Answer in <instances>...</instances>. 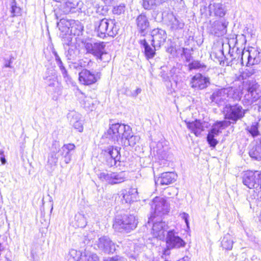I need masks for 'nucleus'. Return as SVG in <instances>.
<instances>
[{
	"instance_id": "nucleus-1",
	"label": "nucleus",
	"mask_w": 261,
	"mask_h": 261,
	"mask_svg": "<svg viewBox=\"0 0 261 261\" xmlns=\"http://www.w3.org/2000/svg\"><path fill=\"white\" fill-rule=\"evenodd\" d=\"M75 145L73 144H64L61 147L59 141H55L50 147V152L47 158V164L50 166H56L58 163L59 158L65 164H68L71 161V152L74 149Z\"/></svg>"
},
{
	"instance_id": "nucleus-2",
	"label": "nucleus",
	"mask_w": 261,
	"mask_h": 261,
	"mask_svg": "<svg viewBox=\"0 0 261 261\" xmlns=\"http://www.w3.org/2000/svg\"><path fill=\"white\" fill-rule=\"evenodd\" d=\"M242 94L240 89L228 87L215 90L211 96V99L213 102L221 106L227 102L240 101Z\"/></svg>"
},
{
	"instance_id": "nucleus-3",
	"label": "nucleus",
	"mask_w": 261,
	"mask_h": 261,
	"mask_svg": "<svg viewBox=\"0 0 261 261\" xmlns=\"http://www.w3.org/2000/svg\"><path fill=\"white\" fill-rule=\"evenodd\" d=\"M94 25L97 36L101 38L107 36L114 37L119 30V25L115 19L106 18L95 22Z\"/></svg>"
},
{
	"instance_id": "nucleus-4",
	"label": "nucleus",
	"mask_w": 261,
	"mask_h": 261,
	"mask_svg": "<svg viewBox=\"0 0 261 261\" xmlns=\"http://www.w3.org/2000/svg\"><path fill=\"white\" fill-rule=\"evenodd\" d=\"M138 220L134 215L124 214L116 217L113 227L116 231L129 232L136 228Z\"/></svg>"
},
{
	"instance_id": "nucleus-5",
	"label": "nucleus",
	"mask_w": 261,
	"mask_h": 261,
	"mask_svg": "<svg viewBox=\"0 0 261 261\" xmlns=\"http://www.w3.org/2000/svg\"><path fill=\"white\" fill-rule=\"evenodd\" d=\"M98 177L102 181L113 185L125 181L127 177L125 171L111 172L104 171L97 174Z\"/></svg>"
},
{
	"instance_id": "nucleus-6",
	"label": "nucleus",
	"mask_w": 261,
	"mask_h": 261,
	"mask_svg": "<svg viewBox=\"0 0 261 261\" xmlns=\"http://www.w3.org/2000/svg\"><path fill=\"white\" fill-rule=\"evenodd\" d=\"M246 110L238 104L231 105H226L223 108V113L226 119L231 120V123H234L238 120L242 119L245 116Z\"/></svg>"
},
{
	"instance_id": "nucleus-7",
	"label": "nucleus",
	"mask_w": 261,
	"mask_h": 261,
	"mask_svg": "<svg viewBox=\"0 0 261 261\" xmlns=\"http://www.w3.org/2000/svg\"><path fill=\"white\" fill-rule=\"evenodd\" d=\"M151 207V209L153 210V213H151L148 223H150V221L152 218H155L156 217H162L163 215L168 214L169 212V204L166 200L163 197H156L154 198L152 201Z\"/></svg>"
},
{
	"instance_id": "nucleus-8",
	"label": "nucleus",
	"mask_w": 261,
	"mask_h": 261,
	"mask_svg": "<svg viewBox=\"0 0 261 261\" xmlns=\"http://www.w3.org/2000/svg\"><path fill=\"white\" fill-rule=\"evenodd\" d=\"M237 51H239V53H237V54H241V56L240 55L238 56V59L240 58L242 64H243V58L244 57L247 58V66L258 64L260 62L259 53L254 48L246 50H243L242 51L238 48Z\"/></svg>"
},
{
	"instance_id": "nucleus-9",
	"label": "nucleus",
	"mask_w": 261,
	"mask_h": 261,
	"mask_svg": "<svg viewBox=\"0 0 261 261\" xmlns=\"http://www.w3.org/2000/svg\"><path fill=\"white\" fill-rule=\"evenodd\" d=\"M94 248L107 253H113L116 250L115 244L107 236H102L95 241Z\"/></svg>"
},
{
	"instance_id": "nucleus-10",
	"label": "nucleus",
	"mask_w": 261,
	"mask_h": 261,
	"mask_svg": "<svg viewBox=\"0 0 261 261\" xmlns=\"http://www.w3.org/2000/svg\"><path fill=\"white\" fill-rule=\"evenodd\" d=\"M243 182L249 189L255 188L261 184V172L258 171H248L243 177Z\"/></svg>"
},
{
	"instance_id": "nucleus-11",
	"label": "nucleus",
	"mask_w": 261,
	"mask_h": 261,
	"mask_svg": "<svg viewBox=\"0 0 261 261\" xmlns=\"http://www.w3.org/2000/svg\"><path fill=\"white\" fill-rule=\"evenodd\" d=\"M101 77V73L97 71H91L87 69L82 70L79 74V80L83 85H91L97 82Z\"/></svg>"
},
{
	"instance_id": "nucleus-12",
	"label": "nucleus",
	"mask_w": 261,
	"mask_h": 261,
	"mask_svg": "<svg viewBox=\"0 0 261 261\" xmlns=\"http://www.w3.org/2000/svg\"><path fill=\"white\" fill-rule=\"evenodd\" d=\"M126 126L127 125L119 123H110L109 129L105 134L106 137L119 143V139Z\"/></svg>"
},
{
	"instance_id": "nucleus-13",
	"label": "nucleus",
	"mask_w": 261,
	"mask_h": 261,
	"mask_svg": "<svg viewBox=\"0 0 261 261\" xmlns=\"http://www.w3.org/2000/svg\"><path fill=\"white\" fill-rule=\"evenodd\" d=\"M106 43L104 42H98L94 43H86L85 48L87 51L92 54L100 61H102V56L107 55L105 50Z\"/></svg>"
},
{
	"instance_id": "nucleus-14",
	"label": "nucleus",
	"mask_w": 261,
	"mask_h": 261,
	"mask_svg": "<svg viewBox=\"0 0 261 261\" xmlns=\"http://www.w3.org/2000/svg\"><path fill=\"white\" fill-rule=\"evenodd\" d=\"M139 140V136L134 135L132 128L129 125H127L126 129H124V132L122 133L119 139V142H120V144L122 145L125 146H134Z\"/></svg>"
},
{
	"instance_id": "nucleus-15",
	"label": "nucleus",
	"mask_w": 261,
	"mask_h": 261,
	"mask_svg": "<svg viewBox=\"0 0 261 261\" xmlns=\"http://www.w3.org/2000/svg\"><path fill=\"white\" fill-rule=\"evenodd\" d=\"M120 148L109 146L103 150L105 155L108 158L107 162L109 166H117V162H120Z\"/></svg>"
},
{
	"instance_id": "nucleus-16",
	"label": "nucleus",
	"mask_w": 261,
	"mask_h": 261,
	"mask_svg": "<svg viewBox=\"0 0 261 261\" xmlns=\"http://www.w3.org/2000/svg\"><path fill=\"white\" fill-rule=\"evenodd\" d=\"M117 196L120 199L122 203H130L137 200L138 192L135 188L122 189L117 194Z\"/></svg>"
},
{
	"instance_id": "nucleus-17",
	"label": "nucleus",
	"mask_w": 261,
	"mask_h": 261,
	"mask_svg": "<svg viewBox=\"0 0 261 261\" xmlns=\"http://www.w3.org/2000/svg\"><path fill=\"white\" fill-rule=\"evenodd\" d=\"M153 219L152 218L150 221V222L151 221L153 222L151 231L152 236L159 240H162L165 238V231L168 228V225L162 220L153 221Z\"/></svg>"
},
{
	"instance_id": "nucleus-18",
	"label": "nucleus",
	"mask_w": 261,
	"mask_h": 261,
	"mask_svg": "<svg viewBox=\"0 0 261 261\" xmlns=\"http://www.w3.org/2000/svg\"><path fill=\"white\" fill-rule=\"evenodd\" d=\"M137 29L141 36L145 37L148 33L150 23L148 17L144 14L138 15L135 20Z\"/></svg>"
},
{
	"instance_id": "nucleus-19",
	"label": "nucleus",
	"mask_w": 261,
	"mask_h": 261,
	"mask_svg": "<svg viewBox=\"0 0 261 261\" xmlns=\"http://www.w3.org/2000/svg\"><path fill=\"white\" fill-rule=\"evenodd\" d=\"M166 243L169 248H180L185 245V243L174 230H169L166 237Z\"/></svg>"
},
{
	"instance_id": "nucleus-20",
	"label": "nucleus",
	"mask_w": 261,
	"mask_h": 261,
	"mask_svg": "<svg viewBox=\"0 0 261 261\" xmlns=\"http://www.w3.org/2000/svg\"><path fill=\"white\" fill-rule=\"evenodd\" d=\"M152 37V45L153 47H159L163 44L166 38L167 34L165 30L156 28L152 30L151 32Z\"/></svg>"
},
{
	"instance_id": "nucleus-21",
	"label": "nucleus",
	"mask_w": 261,
	"mask_h": 261,
	"mask_svg": "<svg viewBox=\"0 0 261 261\" xmlns=\"http://www.w3.org/2000/svg\"><path fill=\"white\" fill-rule=\"evenodd\" d=\"M164 18L167 25L172 31L181 30L184 27V21L175 16L172 13H168Z\"/></svg>"
},
{
	"instance_id": "nucleus-22",
	"label": "nucleus",
	"mask_w": 261,
	"mask_h": 261,
	"mask_svg": "<svg viewBox=\"0 0 261 261\" xmlns=\"http://www.w3.org/2000/svg\"><path fill=\"white\" fill-rule=\"evenodd\" d=\"M210 84V79L198 73L195 74L191 81V87L199 90L206 88Z\"/></svg>"
},
{
	"instance_id": "nucleus-23",
	"label": "nucleus",
	"mask_w": 261,
	"mask_h": 261,
	"mask_svg": "<svg viewBox=\"0 0 261 261\" xmlns=\"http://www.w3.org/2000/svg\"><path fill=\"white\" fill-rule=\"evenodd\" d=\"M177 175L173 172H166L162 173L156 180L155 184L161 186L168 185L174 182L176 179Z\"/></svg>"
},
{
	"instance_id": "nucleus-24",
	"label": "nucleus",
	"mask_w": 261,
	"mask_h": 261,
	"mask_svg": "<svg viewBox=\"0 0 261 261\" xmlns=\"http://www.w3.org/2000/svg\"><path fill=\"white\" fill-rule=\"evenodd\" d=\"M61 6V10L65 14L73 13L78 11L79 2L76 0H64Z\"/></svg>"
},
{
	"instance_id": "nucleus-25",
	"label": "nucleus",
	"mask_w": 261,
	"mask_h": 261,
	"mask_svg": "<svg viewBox=\"0 0 261 261\" xmlns=\"http://www.w3.org/2000/svg\"><path fill=\"white\" fill-rule=\"evenodd\" d=\"M249 154L251 158L255 160H261V138L250 145Z\"/></svg>"
},
{
	"instance_id": "nucleus-26",
	"label": "nucleus",
	"mask_w": 261,
	"mask_h": 261,
	"mask_svg": "<svg viewBox=\"0 0 261 261\" xmlns=\"http://www.w3.org/2000/svg\"><path fill=\"white\" fill-rule=\"evenodd\" d=\"M186 123L187 127L197 137L199 136L201 133L204 130V125L205 123H202L199 120H196L191 122L186 121Z\"/></svg>"
},
{
	"instance_id": "nucleus-27",
	"label": "nucleus",
	"mask_w": 261,
	"mask_h": 261,
	"mask_svg": "<svg viewBox=\"0 0 261 261\" xmlns=\"http://www.w3.org/2000/svg\"><path fill=\"white\" fill-rule=\"evenodd\" d=\"M207 9L210 15L214 14L216 16L223 17L225 14L223 5L219 3H211Z\"/></svg>"
},
{
	"instance_id": "nucleus-28",
	"label": "nucleus",
	"mask_w": 261,
	"mask_h": 261,
	"mask_svg": "<svg viewBox=\"0 0 261 261\" xmlns=\"http://www.w3.org/2000/svg\"><path fill=\"white\" fill-rule=\"evenodd\" d=\"M230 125V121L224 120L219 121L215 123L210 132L208 133L209 135H212L213 137H216L220 133H221L222 130Z\"/></svg>"
},
{
	"instance_id": "nucleus-29",
	"label": "nucleus",
	"mask_w": 261,
	"mask_h": 261,
	"mask_svg": "<svg viewBox=\"0 0 261 261\" xmlns=\"http://www.w3.org/2000/svg\"><path fill=\"white\" fill-rule=\"evenodd\" d=\"M139 43L144 49V54L146 59H152L155 55V47H151L145 39L140 40Z\"/></svg>"
},
{
	"instance_id": "nucleus-30",
	"label": "nucleus",
	"mask_w": 261,
	"mask_h": 261,
	"mask_svg": "<svg viewBox=\"0 0 261 261\" xmlns=\"http://www.w3.org/2000/svg\"><path fill=\"white\" fill-rule=\"evenodd\" d=\"M157 150H156V155L160 161L163 162V166L167 164L168 158V148H164L162 143L157 144Z\"/></svg>"
},
{
	"instance_id": "nucleus-31",
	"label": "nucleus",
	"mask_w": 261,
	"mask_h": 261,
	"mask_svg": "<svg viewBox=\"0 0 261 261\" xmlns=\"http://www.w3.org/2000/svg\"><path fill=\"white\" fill-rule=\"evenodd\" d=\"M257 88V85L255 81H252L251 82H248L247 88L248 93L246 94L245 95V99L248 101V103H252L253 98H255V96L253 98H252V97L253 96L254 92Z\"/></svg>"
},
{
	"instance_id": "nucleus-32",
	"label": "nucleus",
	"mask_w": 261,
	"mask_h": 261,
	"mask_svg": "<svg viewBox=\"0 0 261 261\" xmlns=\"http://www.w3.org/2000/svg\"><path fill=\"white\" fill-rule=\"evenodd\" d=\"M70 25V27L68 28V29H70V33L74 35L79 36L83 30V25L78 20H71Z\"/></svg>"
},
{
	"instance_id": "nucleus-33",
	"label": "nucleus",
	"mask_w": 261,
	"mask_h": 261,
	"mask_svg": "<svg viewBox=\"0 0 261 261\" xmlns=\"http://www.w3.org/2000/svg\"><path fill=\"white\" fill-rule=\"evenodd\" d=\"M165 0H142V5L145 10H152L162 4Z\"/></svg>"
},
{
	"instance_id": "nucleus-34",
	"label": "nucleus",
	"mask_w": 261,
	"mask_h": 261,
	"mask_svg": "<svg viewBox=\"0 0 261 261\" xmlns=\"http://www.w3.org/2000/svg\"><path fill=\"white\" fill-rule=\"evenodd\" d=\"M248 65V67L242 73L241 76L243 79H247L252 76H256L259 75V71L254 67L249 66Z\"/></svg>"
},
{
	"instance_id": "nucleus-35",
	"label": "nucleus",
	"mask_w": 261,
	"mask_h": 261,
	"mask_svg": "<svg viewBox=\"0 0 261 261\" xmlns=\"http://www.w3.org/2000/svg\"><path fill=\"white\" fill-rule=\"evenodd\" d=\"M44 79L46 81V83L49 86H54L55 82L57 80L56 71L54 70H47Z\"/></svg>"
},
{
	"instance_id": "nucleus-36",
	"label": "nucleus",
	"mask_w": 261,
	"mask_h": 261,
	"mask_svg": "<svg viewBox=\"0 0 261 261\" xmlns=\"http://www.w3.org/2000/svg\"><path fill=\"white\" fill-rule=\"evenodd\" d=\"M233 241L229 234H226L221 241V246L224 249L230 250L232 248Z\"/></svg>"
},
{
	"instance_id": "nucleus-37",
	"label": "nucleus",
	"mask_w": 261,
	"mask_h": 261,
	"mask_svg": "<svg viewBox=\"0 0 261 261\" xmlns=\"http://www.w3.org/2000/svg\"><path fill=\"white\" fill-rule=\"evenodd\" d=\"M57 64L61 72V73L65 82L68 85L72 84V80L71 77L68 74V72L66 69L65 68V66H64L63 62H61L59 63H57Z\"/></svg>"
},
{
	"instance_id": "nucleus-38",
	"label": "nucleus",
	"mask_w": 261,
	"mask_h": 261,
	"mask_svg": "<svg viewBox=\"0 0 261 261\" xmlns=\"http://www.w3.org/2000/svg\"><path fill=\"white\" fill-rule=\"evenodd\" d=\"M259 127V123L258 122H252L250 126H248L246 129L254 138L260 135Z\"/></svg>"
},
{
	"instance_id": "nucleus-39",
	"label": "nucleus",
	"mask_w": 261,
	"mask_h": 261,
	"mask_svg": "<svg viewBox=\"0 0 261 261\" xmlns=\"http://www.w3.org/2000/svg\"><path fill=\"white\" fill-rule=\"evenodd\" d=\"M94 102H96V101L93 100L91 97L85 96L81 102L85 108L92 111L94 108Z\"/></svg>"
},
{
	"instance_id": "nucleus-40",
	"label": "nucleus",
	"mask_w": 261,
	"mask_h": 261,
	"mask_svg": "<svg viewBox=\"0 0 261 261\" xmlns=\"http://www.w3.org/2000/svg\"><path fill=\"white\" fill-rule=\"evenodd\" d=\"M82 256V253L80 251L71 249L67 256V258L68 261H77Z\"/></svg>"
},
{
	"instance_id": "nucleus-41",
	"label": "nucleus",
	"mask_w": 261,
	"mask_h": 261,
	"mask_svg": "<svg viewBox=\"0 0 261 261\" xmlns=\"http://www.w3.org/2000/svg\"><path fill=\"white\" fill-rule=\"evenodd\" d=\"M11 6V14L12 17H14L20 15L21 9L19 7L16 6V2L15 0H12L10 3Z\"/></svg>"
},
{
	"instance_id": "nucleus-42",
	"label": "nucleus",
	"mask_w": 261,
	"mask_h": 261,
	"mask_svg": "<svg viewBox=\"0 0 261 261\" xmlns=\"http://www.w3.org/2000/svg\"><path fill=\"white\" fill-rule=\"evenodd\" d=\"M76 225L79 227H84L87 225L86 218L84 215L79 214L75 217Z\"/></svg>"
},
{
	"instance_id": "nucleus-43",
	"label": "nucleus",
	"mask_w": 261,
	"mask_h": 261,
	"mask_svg": "<svg viewBox=\"0 0 261 261\" xmlns=\"http://www.w3.org/2000/svg\"><path fill=\"white\" fill-rule=\"evenodd\" d=\"M80 261H99V258L96 254L87 253L81 258Z\"/></svg>"
},
{
	"instance_id": "nucleus-44",
	"label": "nucleus",
	"mask_w": 261,
	"mask_h": 261,
	"mask_svg": "<svg viewBox=\"0 0 261 261\" xmlns=\"http://www.w3.org/2000/svg\"><path fill=\"white\" fill-rule=\"evenodd\" d=\"M189 68L190 70L196 69H204L206 66L204 64L200 63L198 61H194L189 64Z\"/></svg>"
},
{
	"instance_id": "nucleus-45",
	"label": "nucleus",
	"mask_w": 261,
	"mask_h": 261,
	"mask_svg": "<svg viewBox=\"0 0 261 261\" xmlns=\"http://www.w3.org/2000/svg\"><path fill=\"white\" fill-rule=\"evenodd\" d=\"M125 11V6L123 4H121L118 6L114 7L113 9V13L114 14L120 15L123 13Z\"/></svg>"
},
{
	"instance_id": "nucleus-46",
	"label": "nucleus",
	"mask_w": 261,
	"mask_h": 261,
	"mask_svg": "<svg viewBox=\"0 0 261 261\" xmlns=\"http://www.w3.org/2000/svg\"><path fill=\"white\" fill-rule=\"evenodd\" d=\"M211 56H214L216 58H217L219 61H221L224 57V53L223 49L220 48L217 52L213 51Z\"/></svg>"
},
{
	"instance_id": "nucleus-47",
	"label": "nucleus",
	"mask_w": 261,
	"mask_h": 261,
	"mask_svg": "<svg viewBox=\"0 0 261 261\" xmlns=\"http://www.w3.org/2000/svg\"><path fill=\"white\" fill-rule=\"evenodd\" d=\"M212 135H207V141L211 147H215L218 144V141Z\"/></svg>"
},
{
	"instance_id": "nucleus-48",
	"label": "nucleus",
	"mask_w": 261,
	"mask_h": 261,
	"mask_svg": "<svg viewBox=\"0 0 261 261\" xmlns=\"http://www.w3.org/2000/svg\"><path fill=\"white\" fill-rule=\"evenodd\" d=\"M88 63V61L87 59H81L79 60L77 63H74V67L75 68H77L79 67H85Z\"/></svg>"
},
{
	"instance_id": "nucleus-49",
	"label": "nucleus",
	"mask_w": 261,
	"mask_h": 261,
	"mask_svg": "<svg viewBox=\"0 0 261 261\" xmlns=\"http://www.w3.org/2000/svg\"><path fill=\"white\" fill-rule=\"evenodd\" d=\"M213 25L215 27H218L217 29L218 30L224 29L226 27L225 23L220 21H215L213 23Z\"/></svg>"
},
{
	"instance_id": "nucleus-50",
	"label": "nucleus",
	"mask_w": 261,
	"mask_h": 261,
	"mask_svg": "<svg viewBox=\"0 0 261 261\" xmlns=\"http://www.w3.org/2000/svg\"><path fill=\"white\" fill-rule=\"evenodd\" d=\"M73 126L75 129L80 132H82L83 130V125L81 121H76L73 122Z\"/></svg>"
},
{
	"instance_id": "nucleus-51",
	"label": "nucleus",
	"mask_w": 261,
	"mask_h": 261,
	"mask_svg": "<svg viewBox=\"0 0 261 261\" xmlns=\"http://www.w3.org/2000/svg\"><path fill=\"white\" fill-rule=\"evenodd\" d=\"M254 189H255L254 191L256 194V199L261 201V184Z\"/></svg>"
},
{
	"instance_id": "nucleus-52",
	"label": "nucleus",
	"mask_w": 261,
	"mask_h": 261,
	"mask_svg": "<svg viewBox=\"0 0 261 261\" xmlns=\"http://www.w3.org/2000/svg\"><path fill=\"white\" fill-rule=\"evenodd\" d=\"M180 216L181 218L185 220V222L188 227H189V222L188 221V219L189 217V215L187 213L185 212L180 214Z\"/></svg>"
},
{
	"instance_id": "nucleus-53",
	"label": "nucleus",
	"mask_w": 261,
	"mask_h": 261,
	"mask_svg": "<svg viewBox=\"0 0 261 261\" xmlns=\"http://www.w3.org/2000/svg\"><path fill=\"white\" fill-rule=\"evenodd\" d=\"M53 53L55 56V61L57 64L62 62L60 57L55 50L53 51Z\"/></svg>"
},
{
	"instance_id": "nucleus-54",
	"label": "nucleus",
	"mask_w": 261,
	"mask_h": 261,
	"mask_svg": "<svg viewBox=\"0 0 261 261\" xmlns=\"http://www.w3.org/2000/svg\"><path fill=\"white\" fill-rule=\"evenodd\" d=\"M0 160L2 162V164H5L6 163V160L5 159V155H4V151L3 150H0Z\"/></svg>"
},
{
	"instance_id": "nucleus-55",
	"label": "nucleus",
	"mask_w": 261,
	"mask_h": 261,
	"mask_svg": "<svg viewBox=\"0 0 261 261\" xmlns=\"http://www.w3.org/2000/svg\"><path fill=\"white\" fill-rule=\"evenodd\" d=\"M73 53V49H69L68 51V54L67 55V57L68 60H73L74 59V57L72 56V54Z\"/></svg>"
},
{
	"instance_id": "nucleus-56",
	"label": "nucleus",
	"mask_w": 261,
	"mask_h": 261,
	"mask_svg": "<svg viewBox=\"0 0 261 261\" xmlns=\"http://www.w3.org/2000/svg\"><path fill=\"white\" fill-rule=\"evenodd\" d=\"M191 55L189 54L185 55V58L187 62H189L191 59Z\"/></svg>"
},
{
	"instance_id": "nucleus-57",
	"label": "nucleus",
	"mask_w": 261,
	"mask_h": 261,
	"mask_svg": "<svg viewBox=\"0 0 261 261\" xmlns=\"http://www.w3.org/2000/svg\"><path fill=\"white\" fill-rule=\"evenodd\" d=\"M141 92V89L140 88H138L136 89L135 92H136V95H138V94L140 93Z\"/></svg>"
},
{
	"instance_id": "nucleus-58",
	"label": "nucleus",
	"mask_w": 261,
	"mask_h": 261,
	"mask_svg": "<svg viewBox=\"0 0 261 261\" xmlns=\"http://www.w3.org/2000/svg\"><path fill=\"white\" fill-rule=\"evenodd\" d=\"M11 61H9V63H7L5 64V67H11Z\"/></svg>"
},
{
	"instance_id": "nucleus-59",
	"label": "nucleus",
	"mask_w": 261,
	"mask_h": 261,
	"mask_svg": "<svg viewBox=\"0 0 261 261\" xmlns=\"http://www.w3.org/2000/svg\"><path fill=\"white\" fill-rule=\"evenodd\" d=\"M130 261H137L136 257L134 256H132L130 257Z\"/></svg>"
},
{
	"instance_id": "nucleus-60",
	"label": "nucleus",
	"mask_w": 261,
	"mask_h": 261,
	"mask_svg": "<svg viewBox=\"0 0 261 261\" xmlns=\"http://www.w3.org/2000/svg\"><path fill=\"white\" fill-rule=\"evenodd\" d=\"M114 0H105V2L106 4H109L113 2Z\"/></svg>"
},
{
	"instance_id": "nucleus-61",
	"label": "nucleus",
	"mask_w": 261,
	"mask_h": 261,
	"mask_svg": "<svg viewBox=\"0 0 261 261\" xmlns=\"http://www.w3.org/2000/svg\"><path fill=\"white\" fill-rule=\"evenodd\" d=\"M55 2H58V3H62L64 0H53Z\"/></svg>"
},
{
	"instance_id": "nucleus-62",
	"label": "nucleus",
	"mask_w": 261,
	"mask_h": 261,
	"mask_svg": "<svg viewBox=\"0 0 261 261\" xmlns=\"http://www.w3.org/2000/svg\"><path fill=\"white\" fill-rule=\"evenodd\" d=\"M216 28H215V29L213 30L215 34H216V33H217V32L215 31V30H216Z\"/></svg>"
},
{
	"instance_id": "nucleus-63",
	"label": "nucleus",
	"mask_w": 261,
	"mask_h": 261,
	"mask_svg": "<svg viewBox=\"0 0 261 261\" xmlns=\"http://www.w3.org/2000/svg\"><path fill=\"white\" fill-rule=\"evenodd\" d=\"M244 59L247 60V58H246V57H244L243 58V60H244Z\"/></svg>"
},
{
	"instance_id": "nucleus-64",
	"label": "nucleus",
	"mask_w": 261,
	"mask_h": 261,
	"mask_svg": "<svg viewBox=\"0 0 261 261\" xmlns=\"http://www.w3.org/2000/svg\"><path fill=\"white\" fill-rule=\"evenodd\" d=\"M168 250H165L164 251V254H165V253H166V252H168Z\"/></svg>"
}]
</instances>
